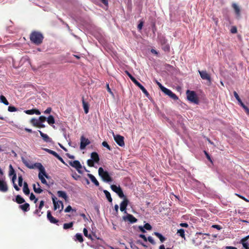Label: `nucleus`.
Segmentation results:
<instances>
[{
  "label": "nucleus",
  "instance_id": "nucleus-43",
  "mask_svg": "<svg viewBox=\"0 0 249 249\" xmlns=\"http://www.w3.org/2000/svg\"><path fill=\"white\" fill-rule=\"evenodd\" d=\"M162 46H163L162 49L164 51H167V52H169L170 51V46H169V44L166 43L165 44H164Z\"/></svg>",
  "mask_w": 249,
  "mask_h": 249
},
{
  "label": "nucleus",
  "instance_id": "nucleus-47",
  "mask_svg": "<svg viewBox=\"0 0 249 249\" xmlns=\"http://www.w3.org/2000/svg\"><path fill=\"white\" fill-rule=\"evenodd\" d=\"M8 110L9 112H14L17 111V108L14 106H9L8 107Z\"/></svg>",
  "mask_w": 249,
  "mask_h": 249
},
{
  "label": "nucleus",
  "instance_id": "nucleus-24",
  "mask_svg": "<svg viewBox=\"0 0 249 249\" xmlns=\"http://www.w3.org/2000/svg\"><path fill=\"white\" fill-rule=\"evenodd\" d=\"M23 192L26 195H29L30 194V190L26 182H24L23 183Z\"/></svg>",
  "mask_w": 249,
  "mask_h": 249
},
{
  "label": "nucleus",
  "instance_id": "nucleus-35",
  "mask_svg": "<svg viewBox=\"0 0 249 249\" xmlns=\"http://www.w3.org/2000/svg\"><path fill=\"white\" fill-rule=\"evenodd\" d=\"M177 233L182 238H185L184 230L183 229L178 230Z\"/></svg>",
  "mask_w": 249,
  "mask_h": 249
},
{
  "label": "nucleus",
  "instance_id": "nucleus-59",
  "mask_svg": "<svg viewBox=\"0 0 249 249\" xmlns=\"http://www.w3.org/2000/svg\"><path fill=\"white\" fill-rule=\"evenodd\" d=\"M72 210L71 207L70 205H69L65 209V212L66 213H69L70 211Z\"/></svg>",
  "mask_w": 249,
  "mask_h": 249
},
{
  "label": "nucleus",
  "instance_id": "nucleus-11",
  "mask_svg": "<svg viewBox=\"0 0 249 249\" xmlns=\"http://www.w3.org/2000/svg\"><path fill=\"white\" fill-rule=\"evenodd\" d=\"M129 203V200L126 197H124L123 201L120 204V210L121 212H124L126 213V207Z\"/></svg>",
  "mask_w": 249,
  "mask_h": 249
},
{
  "label": "nucleus",
  "instance_id": "nucleus-16",
  "mask_svg": "<svg viewBox=\"0 0 249 249\" xmlns=\"http://www.w3.org/2000/svg\"><path fill=\"white\" fill-rule=\"evenodd\" d=\"M38 131L44 142H52V139L50 138L46 134L43 133L42 131L40 130H39Z\"/></svg>",
  "mask_w": 249,
  "mask_h": 249
},
{
  "label": "nucleus",
  "instance_id": "nucleus-45",
  "mask_svg": "<svg viewBox=\"0 0 249 249\" xmlns=\"http://www.w3.org/2000/svg\"><path fill=\"white\" fill-rule=\"evenodd\" d=\"M117 195L119 196L120 197V198H124V197H126L124 194V193L122 190V189L118 192H117Z\"/></svg>",
  "mask_w": 249,
  "mask_h": 249
},
{
  "label": "nucleus",
  "instance_id": "nucleus-62",
  "mask_svg": "<svg viewBox=\"0 0 249 249\" xmlns=\"http://www.w3.org/2000/svg\"><path fill=\"white\" fill-rule=\"evenodd\" d=\"M233 95L237 101L240 99L239 96L238 95V93L235 91H234L233 92Z\"/></svg>",
  "mask_w": 249,
  "mask_h": 249
},
{
  "label": "nucleus",
  "instance_id": "nucleus-7",
  "mask_svg": "<svg viewBox=\"0 0 249 249\" xmlns=\"http://www.w3.org/2000/svg\"><path fill=\"white\" fill-rule=\"evenodd\" d=\"M90 143V142L88 139L85 138L84 136L81 137L80 148L81 150L84 149L86 146Z\"/></svg>",
  "mask_w": 249,
  "mask_h": 249
},
{
  "label": "nucleus",
  "instance_id": "nucleus-50",
  "mask_svg": "<svg viewBox=\"0 0 249 249\" xmlns=\"http://www.w3.org/2000/svg\"><path fill=\"white\" fill-rule=\"evenodd\" d=\"M167 40L165 39L164 37H162L160 39V42L162 45H163L164 44H165L167 43Z\"/></svg>",
  "mask_w": 249,
  "mask_h": 249
},
{
  "label": "nucleus",
  "instance_id": "nucleus-28",
  "mask_svg": "<svg viewBox=\"0 0 249 249\" xmlns=\"http://www.w3.org/2000/svg\"><path fill=\"white\" fill-rule=\"evenodd\" d=\"M43 176H45L41 171H39L38 174V178L41 180V181L42 183L48 185L47 183V181L45 179Z\"/></svg>",
  "mask_w": 249,
  "mask_h": 249
},
{
  "label": "nucleus",
  "instance_id": "nucleus-41",
  "mask_svg": "<svg viewBox=\"0 0 249 249\" xmlns=\"http://www.w3.org/2000/svg\"><path fill=\"white\" fill-rule=\"evenodd\" d=\"M139 88L142 90V91L143 92V93L147 97H148L149 96V93L148 92L147 90L145 89V88L142 85Z\"/></svg>",
  "mask_w": 249,
  "mask_h": 249
},
{
  "label": "nucleus",
  "instance_id": "nucleus-51",
  "mask_svg": "<svg viewBox=\"0 0 249 249\" xmlns=\"http://www.w3.org/2000/svg\"><path fill=\"white\" fill-rule=\"evenodd\" d=\"M9 168H10V171H9V175H13V176L14 175V174H16L15 172V170L13 169L12 165H10Z\"/></svg>",
  "mask_w": 249,
  "mask_h": 249
},
{
  "label": "nucleus",
  "instance_id": "nucleus-55",
  "mask_svg": "<svg viewBox=\"0 0 249 249\" xmlns=\"http://www.w3.org/2000/svg\"><path fill=\"white\" fill-rule=\"evenodd\" d=\"M25 112L27 114L33 115L34 114V109L26 110Z\"/></svg>",
  "mask_w": 249,
  "mask_h": 249
},
{
  "label": "nucleus",
  "instance_id": "nucleus-1",
  "mask_svg": "<svg viewBox=\"0 0 249 249\" xmlns=\"http://www.w3.org/2000/svg\"><path fill=\"white\" fill-rule=\"evenodd\" d=\"M44 38L42 33L38 31H33L30 35V39L31 41L36 45L41 44Z\"/></svg>",
  "mask_w": 249,
  "mask_h": 249
},
{
  "label": "nucleus",
  "instance_id": "nucleus-8",
  "mask_svg": "<svg viewBox=\"0 0 249 249\" xmlns=\"http://www.w3.org/2000/svg\"><path fill=\"white\" fill-rule=\"evenodd\" d=\"M114 139L116 142L120 146H124V137L120 135H114Z\"/></svg>",
  "mask_w": 249,
  "mask_h": 249
},
{
  "label": "nucleus",
  "instance_id": "nucleus-44",
  "mask_svg": "<svg viewBox=\"0 0 249 249\" xmlns=\"http://www.w3.org/2000/svg\"><path fill=\"white\" fill-rule=\"evenodd\" d=\"M30 199L31 200H34V203H36V202L38 200V199L36 198L35 196L32 193L30 195Z\"/></svg>",
  "mask_w": 249,
  "mask_h": 249
},
{
  "label": "nucleus",
  "instance_id": "nucleus-49",
  "mask_svg": "<svg viewBox=\"0 0 249 249\" xmlns=\"http://www.w3.org/2000/svg\"><path fill=\"white\" fill-rule=\"evenodd\" d=\"M144 228L145 229L147 230H148V231H150L152 229V226L148 223H145L144 225Z\"/></svg>",
  "mask_w": 249,
  "mask_h": 249
},
{
  "label": "nucleus",
  "instance_id": "nucleus-18",
  "mask_svg": "<svg viewBox=\"0 0 249 249\" xmlns=\"http://www.w3.org/2000/svg\"><path fill=\"white\" fill-rule=\"evenodd\" d=\"M69 164L73 167H74L75 169L82 168V166L78 160L70 161Z\"/></svg>",
  "mask_w": 249,
  "mask_h": 249
},
{
  "label": "nucleus",
  "instance_id": "nucleus-39",
  "mask_svg": "<svg viewBox=\"0 0 249 249\" xmlns=\"http://www.w3.org/2000/svg\"><path fill=\"white\" fill-rule=\"evenodd\" d=\"M131 81L139 88H140L142 85L134 77H133L131 79Z\"/></svg>",
  "mask_w": 249,
  "mask_h": 249
},
{
  "label": "nucleus",
  "instance_id": "nucleus-52",
  "mask_svg": "<svg viewBox=\"0 0 249 249\" xmlns=\"http://www.w3.org/2000/svg\"><path fill=\"white\" fill-rule=\"evenodd\" d=\"M147 240L152 245H155L156 243L153 238L151 236H148L147 237Z\"/></svg>",
  "mask_w": 249,
  "mask_h": 249
},
{
  "label": "nucleus",
  "instance_id": "nucleus-21",
  "mask_svg": "<svg viewBox=\"0 0 249 249\" xmlns=\"http://www.w3.org/2000/svg\"><path fill=\"white\" fill-rule=\"evenodd\" d=\"M19 207L24 212H27L30 210V205L28 203H25L23 205H20Z\"/></svg>",
  "mask_w": 249,
  "mask_h": 249
},
{
  "label": "nucleus",
  "instance_id": "nucleus-56",
  "mask_svg": "<svg viewBox=\"0 0 249 249\" xmlns=\"http://www.w3.org/2000/svg\"><path fill=\"white\" fill-rule=\"evenodd\" d=\"M235 195L238 196L239 198L242 199L243 200H244L246 202H249V200L247 199L246 198H245L244 196H241L240 195H238L237 194H235Z\"/></svg>",
  "mask_w": 249,
  "mask_h": 249
},
{
  "label": "nucleus",
  "instance_id": "nucleus-63",
  "mask_svg": "<svg viewBox=\"0 0 249 249\" xmlns=\"http://www.w3.org/2000/svg\"><path fill=\"white\" fill-rule=\"evenodd\" d=\"M52 111V108L51 107H48L45 111L44 113L45 114H49L51 113Z\"/></svg>",
  "mask_w": 249,
  "mask_h": 249
},
{
  "label": "nucleus",
  "instance_id": "nucleus-5",
  "mask_svg": "<svg viewBox=\"0 0 249 249\" xmlns=\"http://www.w3.org/2000/svg\"><path fill=\"white\" fill-rule=\"evenodd\" d=\"M198 72L200 74L201 78L203 80H206L207 81V84L211 85L212 84V80L211 75L208 73L206 71H200L198 70Z\"/></svg>",
  "mask_w": 249,
  "mask_h": 249
},
{
  "label": "nucleus",
  "instance_id": "nucleus-53",
  "mask_svg": "<svg viewBox=\"0 0 249 249\" xmlns=\"http://www.w3.org/2000/svg\"><path fill=\"white\" fill-rule=\"evenodd\" d=\"M102 145L103 146L107 148L108 150H110L111 148L110 146L108 144L107 142L106 141H104L102 142Z\"/></svg>",
  "mask_w": 249,
  "mask_h": 249
},
{
  "label": "nucleus",
  "instance_id": "nucleus-4",
  "mask_svg": "<svg viewBox=\"0 0 249 249\" xmlns=\"http://www.w3.org/2000/svg\"><path fill=\"white\" fill-rule=\"evenodd\" d=\"M98 173L103 181L107 182H111L112 181V179L109 176L108 173L106 171H104L102 167L99 168Z\"/></svg>",
  "mask_w": 249,
  "mask_h": 249
},
{
  "label": "nucleus",
  "instance_id": "nucleus-20",
  "mask_svg": "<svg viewBox=\"0 0 249 249\" xmlns=\"http://www.w3.org/2000/svg\"><path fill=\"white\" fill-rule=\"evenodd\" d=\"M88 177L90 179L91 181L96 186H98L99 185V183L98 181V180L96 179V178H95V177L90 174H88Z\"/></svg>",
  "mask_w": 249,
  "mask_h": 249
},
{
  "label": "nucleus",
  "instance_id": "nucleus-48",
  "mask_svg": "<svg viewBox=\"0 0 249 249\" xmlns=\"http://www.w3.org/2000/svg\"><path fill=\"white\" fill-rule=\"evenodd\" d=\"M18 185L20 187L22 186V182H23V178H22V177L21 175L18 176Z\"/></svg>",
  "mask_w": 249,
  "mask_h": 249
},
{
  "label": "nucleus",
  "instance_id": "nucleus-29",
  "mask_svg": "<svg viewBox=\"0 0 249 249\" xmlns=\"http://www.w3.org/2000/svg\"><path fill=\"white\" fill-rule=\"evenodd\" d=\"M107 199L108 200V201L109 202H112V198L111 196V195L110 194V193L107 191V190H104L103 191Z\"/></svg>",
  "mask_w": 249,
  "mask_h": 249
},
{
  "label": "nucleus",
  "instance_id": "nucleus-32",
  "mask_svg": "<svg viewBox=\"0 0 249 249\" xmlns=\"http://www.w3.org/2000/svg\"><path fill=\"white\" fill-rule=\"evenodd\" d=\"M110 187L112 190L115 192L116 194L121 189L120 186H117L115 185H111Z\"/></svg>",
  "mask_w": 249,
  "mask_h": 249
},
{
  "label": "nucleus",
  "instance_id": "nucleus-34",
  "mask_svg": "<svg viewBox=\"0 0 249 249\" xmlns=\"http://www.w3.org/2000/svg\"><path fill=\"white\" fill-rule=\"evenodd\" d=\"M73 225V223L71 222L69 223H65L63 225V229H68L70 228H71Z\"/></svg>",
  "mask_w": 249,
  "mask_h": 249
},
{
  "label": "nucleus",
  "instance_id": "nucleus-3",
  "mask_svg": "<svg viewBox=\"0 0 249 249\" xmlns=\"http://www.w3.org/2000/svg\"><path fill=\"white\" fill-rule=\"evenodd\" d=\"M187 98L190 102L195 104H198L199 99L196 92L195 91L187 90L186 92Z\"/></svg>",
  "mask_w": 249,
  "mask_h": 249
},
{
  "label": "nucleus",
  "instance_id": "nucleus-46",
  "mask_svg": "<svg viewBox=\"0 0 249 249\" xmlns=\"http://www.w3.org/2000/svg\"><path fill=\"white\" fill-rule=\"evenodd\" d=\"M94 163L95 162L91 159H89L87 160V164L89 167H93Z\"/></svg>",
  "mask_w": 249,
  "mask_h": 249
},
{
  "label": "nucleus",
  "instance_id": "nucleus-10",
  "mask_svg": "<svg viewBox=\"0 0 249 249\" xmlns=\"http://www.w3.org/2000/svg\"><path fill=\"white\" fill-rule=\"evenodd\" d=\"M123 218L125 221H129L130 223H136L138 220L133 215L127 213L126 216H124Z\"/></svg>",
  "mask_w": 249,
  "mask_h": 249
},
{
  "label": "nucleus",
  "instance_id": "nucleus-57",
  "mask_svg": "<svg viewBox=\"0 0 249 249\" xmlns=\"http://www.w3.org/2000/svg\"><path fill=\"white\" fill-rule=\"evenodd\" d=\"M143 25V22L142 21H140V23H139L138 27H137L138 29L139 30H142Z\"/></svg>",
  "mask_w": 249,
  "mask_h": 249
},
{
  "label": "nucleus",
  "instance_id": "nucleus-37",
  "mask_svg": "<svg viewBox=\"0 0 249 249\" xmlns=\"http://www.w3.org/2000/svg\"><path fill=\"white\" fill-rule=\"evenodd\" d=\"M131 81L139 88H140L142 85L134 77H133L131 79Z\"/></svg>",
  "mask_w": 249,
  "mask_h": 249
},
{
  "label": "nucleus",
  "instance_id": "nucleus-12",
  "mask_svg": "<svg viewBox=\"0 0 249 249\" xmlns=\"http://www.w3.org/2000/svg\"><path fill=\"white\" fill-rule=\"evenodd\" d=\"M30 123L35 126L38 128H44L45 127V125L40 124L39 120L36 118H32L30 120Z\"/></svg>",
  "mask_w": 249,
  "mask_h": 249
},
{
  "label": "nucleus",
  "instance_id": "nucleus-36",
  "mask_svg": "<svg viewBox=\"0 0 249 249\" xmlns=\"http://www.w3.org/2000/svg\"><path fill=\"white\" fill-rule=\"evenodd\" d=\"M39 122L41 125H44L43 123L46 121V118L43 116L39 117Z\"/></svg>",
  "mask_w": 249,
  "mask_h": 249
},
{
  "label": "nucleus",
  "instance_id": "nucleus-30",
  "mask_svg": "<svg viewBox=\"0 0 249 249\" xmlns=\"http://www.w3.org/2000/svg\"><path fill=\"white\" fill-rule=\"evenodd\" d=\"M0 102L4 104L5 105H8L9 104L8 101L5 97V96L3 95H0Z\"/></svg>",
  "mask_w": 249,
  "mask_h": 249
},
{
  "label": "nucleus",
  "instance_id": "nucleus-61",
  "mask_svg": "<svg viewBox=\"0 0 249 249\" xmlns=\"http://www.w3.org/2000/svg\"><path fill=\"white\" fill-rule=\"evenodd\" d=\"M44 201L41 200L40 202V204L38 206V209H39V210H41V209L42 208V207L44 206Z\"/></svg>",
  "mask_w": 249,
  "mask_h": 249
},
{
  "label": "nucleus",
  "instance_id": "nucleus-58",
  "mask_svg": "<svg viewBox=\"0 0 249 249\" xmlns=\"http://www.w3.org/2000/svg\"><path fill=\"white\" fill-rule=\"evenodd\" d=\"M231 32L232 34L236 33L237 32L236 27L235 26L232 27L231 30Z\"/></svg>",
  "mask_w": 249,
  "mask_h": 249
},
{
  "label": "nucleus",
  "instance_id": "nucleus-27",
  "mask_svg": "<svg viewBox=\"0 0 249 249\" xmlns=\"http://www.w3.org/2000/svg\"><path fill=\"white\" fill-rule=\"evenodd\" d=\"M153 234L158 237L161 242H163L166 240V238L159 232H154Z\"/></svg>",
  "mask_w": 249,
  "mask_h": 249
},
{
  "label": "nucleus",
  "instance_id": "nucleus-42",
  "mask_svg": "<svg viewBox=\"0 0 249 249\" xmlns=\"http://www.w3.org/2000/svg\"><path fill=\"white\" fill-rule=\"evenodd\" d=\"M83 233L86 237H88L89 239L91 238V235L90 234H88V231L86 228L84 229Z\"/></svg>",
  "mask_w": 249,
  "mask_h": 249
},
{
  "label": "nucleus",
  "instance_id": "nucleus-54",
  "mask_svg": "<svg viewBox=\"0 0 249 249\" xmlns=\"http://www.w3.org/2000/svg\"><path fill=\"white\" fill-rule=\"evenodd\" d=\"M204 154H205V156H206V157L207 159H208V160L210 162H211L212 163V162H213V161H212V159H211V158L210 156V155H209V154H208V153L207 151H204Z\"/></svg>",
  "mask_w": 249,
  "mask_h": 249
},
{
  "label": "nucleus",
  "instance_id": "nucleus-15",
  "mask_svg": "<svg viewBox=\"0 0 249 249\" xmlns=\"http://www.w3.org/2000/svg\"><path fill=\"white\" fill-rule=\"evenodd\" d=\"M82 105L84 110V112L86 114H88L89 111V104L88 102H86L84 100V97H82Z\"/></svg>",
  "mask_w": 249,
  "mask_h": 249
},
{
  "label": "nucleus",
  "instance_id": "nucleus-33",
  "mask_svg": "<svg viewBox=\"0 0 249 249\" xmlns=\"http://www.w3.org/2000/svg\"><path fill=\"white\" fill-rule=\"evenodd\" d=\"M49 124H53L54 123V119L52 115H50L47 120Z\"/></svg>",
  "mask_w": 249,
  "mask_h": 249
},
{
  "label": "nucleus",
  "instance_id": "nucleus-38",
  "mask_svg": "<svg viewBox=\"0 0 249 249\" xmlns=\"http://www.w3.org/2000/svg\"><path fill=\"white\" fill-rule=\"evenodd\" d=\"M131 81L139 88H140L142 85L134 77H133L131 79Z\"/></svg>",
  "mask_w": 249,
  "mask_h": 249
},
{
  "label": "nucleus",
  "instance_id": "nucleus-40",
  "mask_svg": "<svg viewBox=\"0 0 249 249\" xmlns=\"http://www.w3.org/2000/svg\"><path fill=\"white\" fill-rule=\"evenodd\" d=\"M131 81L139 88H140L142 85L134 77H133L131 79Z\"/></svg>",
  "mask_w": 249,
  "mask_h": 249
},
{
  "label": "nucleus",
  "instance_id": "nucleus-9",
  "mask_svg": "<svg viewBox=\"0 0 249 249\" xmlns=\"http://www.w3.org/2000/svg\"><path fill=\"white\" fill-rule=\"evenodd\" d=\"M163 91L165 94L168 95L170 98L173 99V100L177 101L178 99V97L171 90L167 89V88H163Z\"/></svg>",
  "mask_w": 249,
  "mask_h": 249
},
{
  "label": "nucleus",
  "instance_id": "nucleus-60",
  "mask_svg": "<svg viewBox=\"0 0 249 249\" xmlns=\"http://www.w3.org/2000/svg\"><path fill=\"white\" fill-rule=\"evenodd\" d=\"M156 83H157V85L159 86V87L160 88V89H161V90L162 91L163 89V88L164 89V88H165V87L161 85V84L158 81H156Z\"/></svg>",
  "mask_w": 249,
  "mask_h": 249
},
{
  "label": "nucleus",
  "instance_id": "nucleus-23",
  "mask_svg": "<svg viewBox=\"0 0 249 249\" xmlns=\"http://www.w3.org/2000/svg\"><path fill=\"white\" fill-rule=\"evenodd\" d=\"M232 7L234 9L235 14L238 16H240V9L239 7L237 6V5L235 3H233L232 4Z\"/></svg>",
  "mask_w": 249,
  "mask_h": 249
},
{
  "label": "nucleus",
  "instance_id": "nucleus-31",
  "mask_svg": "<svg viewBox=\"0 0 249 249\" xmlns=\"http://www.w3.org/2000/svg\"><path fill=\"white\" fill-rule=\"evenodd\" d=\"M50 154L53 155L55 157L58 159L60 161L62 162V158L60 157L58 154L54 151H50Z\"/></svg>",
  "mask_w": 249,
  "mask_h": 249
},
{
  "label": "nucleus",
  "instance_id": "nucleus-64",
  "mask_svg": "<svg viewBox=\"0 0 249 249\" xmlns=\"http://www.w3.org/2000/svg\"><path fill=\"white\" fill-rule=\"evenodd\" d=\"M243 108L244 109L247 114L249 115V108L246 106H245Z\"/></svg>",
  "mask_w": 249,
  "mask_h": 249
},
{
  "label": "nucleus",
  "instance_id": "nucleus-14",
  "mask_svg": "<svg viewBox=\"0 0 249 249\" xmlns=\"http://www.w3.org/2000/svg\"><path fill=\"white\" fill-rule=\"evenodd\" d=\"M56 200H57V198L54 196H52V200H53V204L54 210H56L57 208H59L60 206L58 204V202L60 203V204H61V205H62V201H56Z\"/></svg>",
  "mask_w": 249,
  "mask_h": 249
},
{
  "label": "nucleus",
  "instance_id": "nucleus-6",
  "mask_svg": "<svg viewBox=\"0 0 249 249\" xmlns=\"http://www.w3.org/2000/svg\"><path fill=\"white\" fill-rule=\"evenodd\" d=\"M5 179V177H3L0 178V191L2 192H6L8 189L7 184Z\"/></svg>",
  "mask_w": 249,
  "mask_h": 249
},
{
  "label": "nucleus",
  "instance_id": "nucleus-13",
  "mask_svg": "<svg viewBox=\"0 0 249 249\" xmlns=\"http://www.w3.org/2000/svg\"><path fill=\"white\" fill-rule=\"evenodd\" d=\"M47 217L48 220L51 223L56 224L58 222V221L56 218H55L52 216L51 213L50 211H47Z\"/></svg>",
  "mask_w": 249,
  "mask_h": 249
},
{
  "label": "nucleus",
  "instance_id": "nucleus-17",
  "mask_svg": "<svg viewBox=\"0 0 249 249\" xmlns=\"http://www.w3.org/2000/svg\"><path fill=\"white\" fill-rule=\"evenodd\" d=\"M91 159L96 163H98L100 160L99 157L97 152H93L91 154Z\"/></svg>",
  "mask_w": 249,
  "mask_h": 249
},
{
  "label": "nucleus",
  "instance_id": "nucleus-25",
  "mask_svg": "<svg viewBox=\"0 0 249 249\" xmlns=\"http://www.w3.org/2000/svg\"><path fill=\"white\" fill-rule=\"evenodd\" d=\"M75 241H78L80 243H82L83 242V238L82 234L81 233H76L75 235Z\"/></svg>",
  "mask_w": 249,
  "mask_h": 249
},
{
  "label": "nucleus",
  "instance_id": "nucleus-19",
  "mask_svg": "<svg viewBox=\"0 0 249 249\" xmlns=\"http://www.w3.org/2000/svg\"><path fill=\"white\" fill-rule=\"evenodd\" d=\"M249 235L242 239L240 241V243H241L243 245V247L245 249H249V244L247 242V240L249 239Z\"/></svg>",
  "mask_w": 249,
  "mask_h": 249
},
{
  "label": "nucleus",
  "instance_id": "nucleus-22",
  "mask_svg": "<svg viewBox=\"0 0 249 249\" xmlns=\"http://www.w3.org/2000/svg\"><path fill=\"white\" fill-rule=\"evenodd\" d=\"M37 188L36 187V185L34 184L33 185V189L35 193L37 194H40L42 192L43 190L40 188V186L39 183H37Z\"/></svg>",
  "mask_w": 249,
  "mask_h": 249
},
{
  "label": "nucleus",
  "instance_id": "nucleus-26",
  "mask_svg": "<svg viewBox=\"0 0 249 249\" xmlns=\"http://www.w3.org/2000/svg\"><path fill=\"white\" fill-rule=\"evenodd\" d=\"M15 201L18 204H22L25 202L24 199L20 195H17L16 196Z\"/></svg>",
  "mask_w": 249,
  "mask_h": 249
},
{
  "label": "nucleus",
  "instance_id": "nucleus-2",
  "mask_svg": "<svg viewBox=\"0 0 249 249\" xmlns=\"http://www.w3.org/2000/svg\"><path fill=\"white\" fill-rule=\"evenodd\" d=\"M24 164L30 169L37 168L39 171H41L46 178H48V176L46 174L45 169L40 163H35L34 164L30 163L29 161L23 160Z\"/></svg>",
  "mask_w": 249,
  "mask_h": 249
}]
</instances>
